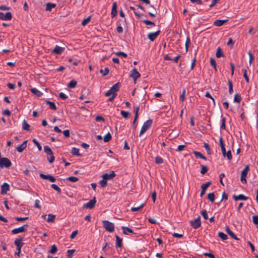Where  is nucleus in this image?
I'll use <instances>...</instances> for the list:
<instances>
[{"label":"nucleus","instance_id":"obj_9","mask_svg":"<svg viewBox=\"0 0 258 258\" xmlns=\"http://www.w3.org/2000/svg\"><path fill=\"white\" fill-rule=\"evenodd\" d=\"M116 176V174L113 171H111L109 173H106L101 175V177L106 181L110 180Z\"/></svg>","mask_w":258,"mask_h":258},{"label":"nucleus","instance_id":"obj_41","mask_svg":"<svg viewBox=\"0 0 258 258\" xmlns=\"http://www.w3.org/2000/svg\"><path fill=\"white\" fill-rule=\"evenodd\" d=\"M111 139V134L108 133H107L103 138L104 142H108Z\"/></svg>","mask_w":258,"mask_h":258},{"label":"nucleus","instance_id":"obj_17","mask_svg":"<svg viewBox=\"0 0 258 258\" xmlns=\"http://www.w3.org/2000/svg\"><path fill=\"white\" fill-rule=\"evenodd\" d=\"M225 231L226 233L233 239L238 240L239 239L237 237L236 235L231 230L229 226H226L225 227Z\"/></svg>","mask_w":258,"mask_h":258},{"label":"nucleus","instance_id":"obj_20","mask_svg":"<svg viewBox=\"0 0 258 258\" xmlns=\"http://www.w3.org/2000/svg\"><path fill=\"white\" fill-rule=\"evenodd\" d=\"M64 50V47H61L58 45H56L53 49L52 52L56 54H60Z\"/></svg>","mask_w":258,"mask_h":258},{"label":"nucleus","instance_id":"obj_23","mask_svg":"<svg viewBox=\"0 0 258 258\" xmlns=\"http://www.w3.org/2000/svg\"><path fill=\"white\" fill-rule=\"evenodd\" d=\"M233 198L235 201H237V200L245 201V200H247L248 198L247 197L244 196L242 194H240V195H239L238 196H236V195H234L233 196Z\"/></svg>","mask_w":258,"mask_h":258},{"label":"nucleus","instance_id":"obj_61","mask_svg":"<svg viewBox=\"0 0 258 258\" xmlns=\"http://www.w3.org/2000/svg\"><path fill=\"white\" fill-rule=\"evenodd\" d=\"M201 215L205 220H207L208 218L207 212L206 210H203L201 212Z\"/></svg>","mask_w":258,"mask_h":258},{"label":"nucleus","instance_id":"obj_55","mask_svg":"<svg viewBox=\"0 0 258 258\" xmlns=\"http://www.w3.org/2000/svg\"><path fill=\"white\" fill-rule=\"evenodd\" d=\"M242 71L243 72V77H244L246 82L247 83H249V78H248V77L247 76V71H246V70L245 69H243L242 70Z\"/></svg>","mask_w":258,"mask_h":258},{"label":"nucleus","instance_id":"obj_1","mask_svg":"<svg viewBox=\"0 0 258 258\" xmlns=\"http://www.w3.org/2000/svg\"><path fill=\"white\" fill-rule=\"evenodd\" d=\"M120 86V83H117L113 85L111 88L105 93V95L106 96L111 95V96L109 98L108 101H112L116 97L117 95L116 92L119 90Z\"/></svg>","mask_w":258,"mask_h":258},{"label":"nucleus","instance_id":"obj_56","mask_svg":"<svg viewBox=\"0 0 258 258\" xmlns=\"http://www.w3.org/2000/svg\"><path fill=\"white\" fill-rule=\"evenodd\" d=\"M190 43V38H189V37H187L186 38V42H185V50L186 52L188 51V49Z\"/></svg>","mask_w":258,"mask_h":258},{"label":"nucleus","instance_id":"obj_54","mask_svg":"<svg viewBox=\"0 0 258 258\" xmlns=\"http://www.w3.org/2000/svg\"><path fill=\"white\" fill-rule=\"evenodd\" d=\"M204 147L205 148L207 151V154L209 155L211 154V150L210 146L208 143H205L204 145Z\"/></svg>","mask_w":258,"mask_h":258},{"label":"nucleus","instance_id":"obj_13","mask_svg":"<svg viewBox=\"0 0 258 258\" xmlns=\"http://www.w3.org/2000/svg\"><path fill=\"white\" fill-rule=\"evenodd\" d=\"M160 30H158L155 32L148 33L147 36H148V38L151 41H153L156 39V38L160 34Z\"/></svg>","mask_w":258,"mask_h":258},{"label":"nucleus","instance_id":"obj_44","mask_svg":"<svg viewBox=\"0 0 258 258\" xmlns=\"http://www.w3.org/2000/svg\"><path fill=\"white\" fill-rule=\"evenodd\" d=\"M155 162L156 164H162L163 163V160L161 157H160L159 156H157L155 158Z\"/></svg>","mask_w":258,"mask_h":258},{"label":"nucleus","instance_id":"obj_6","mask_svg":"<svg viewBox=\"0 0 258 258\" xmlns=\"http://www.w3.org/2000/svg\"><path fill=\"white\" fill-rule=\"evenodd\" d=\"M29 225L28 224H25L21 227L16 228L12 230V233L13 234H16L19 233L25 232L28 228Z\"/></svg>","mask_w":258,"mask_h":258},{"label":"nucleus","instance_id":"obj_25","mask_svg":"<svg viewBox=\"0 0 258 258\" xmlns=\"http://www.w3.org/2000/svg\"><path fill=\"white\" fill-rule=\"evenodd\" d=\"M216 56L217 58H220L221 57H224V54L223 53V52L222 50V49L220 47H218L217 49V51H216Z\"/></svg>","mask_w":258,"mask_h":258},{"label":"nucleus","instance_id":"obj_64","mask_svg":"<svg viewBox=\"0 0 258 258\" xmlns=\"http://www.w3.org/2000/svg\"><path fill=\"white\" fill-rule=\"evenodd\" d=\"M252 222L254 224H258V216L254 215L252 216Z\"/></svg>","mask_w":258,"mask_h":258},{"label":"nucleus","instance_id":"obj_27","mask_svg":"<svg viewBox=\"0 0 258 258\" xmlns=\"http://www.w3.org/2000/svg\"><path fill=\"white\" fill-rule=\"evenodd\" d=\"M31 91L34 94H35V95H36L37 96H38V97L41 96L43 94V93L41 91H40L39 90H38L37 89H36L35 88H31Z\"/></svg>","mask_w":258,"mask_h":258},{"label":"nucleus","instance_id":"obj_47","mask_svg":"<svg viewBox=\"0 0 258 258\" xmlns=\"http://www.w3.org/2000/svg\"><path fill=\"white\" fill-rule=\"evenodd\" d=\"M91 18V16H89L86 19H85L84 20H83V21L82 22V23H81L82 25L83 26L86 25L90 21Z\"/></svg>","mask_w":258,"mask_h":258},{"label":"nucleus","instance_id":"obj_39","mask_svg":"<svg viewBox=\"0 0 258 258\" xmlns=\"http://www.w3.org/2000/svg\"><path fill=\"white\" fill-rule=\"evenodd\" d=\"M241 100V96L238 93L236 94L234 97V101L235 102L239 103Z\"/></svg>","mask_w":258,"mask_h":258},{"label":"nucleus","instance_id":"obj_60","mask_svg":"<svg viewBox=\"0 0 258 258\" xmlns=\"http://www.w3.org/2000/svg\"><path fill=\"white\" fill-rule=\"evenodd\" d=\"M67 179L71 182H76L79 180V178L75 176H70L68 177Z\"/></svg>","mask_w":258,"mask_h":258},{"label":"nucleus","instance_id":"obj_34","mask_svg":"<svg viewBox=\"0 0 258 258\" xmlns=\"http://www.w3.org/2000/svg\"><path fill=\"white\" fill-rule=\"evenodd\" d=\"M225 122H226L225 117H223V115H222L221 116V125L220 126L221 129L225 130V128H226Z\"/></svg>","mask_w":258,"mask_h":258},{"label":"nucleus","instance_id":"obj_53","mask_svg":"<svg viewBox=\"0 0 258 258\" xmlns=\"http://www.w3.org/2000/svg\"><path fill=\"white\" fill-rule=\"evenodd\" d=\"M208 198L211 202H213L215 200L214 194L213 192L209 193L208 195Z\"/></svg>","mask_w":258,"mask_h":258},{"label":"nucleus","instance_id":"obj_42","mask_svg":"<svg viewBox=\"0 0 258 258\" xmlns=\"http://www.w3.org/2000/svg\"><path fill=\"white\" fill-rule=\"evenodd\" d=\"M224 157H226L228 160H231L232 154L230 150H228L227 152L225 151V154L223 155Z\"/></svg>","mask_w":258,"mask_h":258},{"label":"nucleus","instance_id":"obj_48","mask_svg":"<svg viewBox=\"0 0 258 258\" xmlns=\"http://www.w3.org/2000/svg\"><path fill=\"white\" fill-rule=\"evenodd\" d=\"M57 251V247L55 245H53L51 246V249L49 251V252L50 253L53 254V253H55V252H56Z\"/></svg>","mask_w":258,"mask_h":258},{"label":"nucleus","instance_id":"obj_36","mask_svg":"<svg viewBox=\"0 0 258 258\" xmlns=\"http://www.w3.org/2000/svg\"><path fill=\"white\" fill-rule=\"evenodd\" d=\"M228 87H229V93L230 94H232L233 92V84L232 81L228 80Z\"/></svg>","mask_w":258,"mask_h":258},{"label":"nucleus","instance_id":"obj_59","mask_svg":"<svg viewBox=\"0 0 258 258\" xmlns=\"http://www.w3.org/2000/svg\"><path fill=\"white\" fill-rule=\"evenodd\" d=\"M150 7L152 8L154 10V12L155 13H151V12H149L148 13V15L152 18H154L156 16V15L157 14V12H156V11L155 10V8H154V7L152 5H151L150 6Z\"/></svg>","mask_w":258,"mask_h":258},{"label":"nucleus","instance_id":"obj_32","mask_svg":"<svg viewBox=\"0 0 258 258\" xmlns=\"http://www.w3.org/2000/svg\"><path fill=\"white\" fill-rule=\"evenodd\" d=\"M71 153L73 155L77 156L78 157L81 156V154L79 152V149L75 147L72 148Z\"/></svg>","mask_w":258,"mask_h":258},{"label":"nucleus","instance_id":"obj_49","mask_svg":"<svg viewBox=\"0 0 258 258\" xmlns=\"http://www.w3.org/2000/svg\"><path fill=\"white\" fill-rule=\"evenodd\" d=\"M75 252V249H69L67 251V257L72 258L73 253Z\"/></svg>","mask_w":258,"mask_h":258},{"label":"nucleus","instance_id":"obj_57","mask_svg":"<svg viewBox=\"0 0 258 258\" xmlns=\"http://www.w3.org/2000/svg\"><path fill=\"white\" fill-rule=\"evenodd\" d=\"M143 22L147 25L155 26V24L153 22L148 20H143Z\"/></svg>","mask_w":258,"mask_h":258},{"label":"nucleus","instance_id":"obj_52","mask_svg":"<svg viewBox=\"0 0 258 258\" xmlns=\"http://www.w3.org/2000/svg\"><path fill=\"white\" fill-rule=\"evenodd\" d=\"M210 62L211 65L214 67V68L215 69V70L216 71H217L216 62V61L215 60V59L213 58H211Z\"/></svg>","mask_w":258,"mask_h":258},{"label":"nucleus","instance_id":"obj_35","mask_svg":"<svg viewBox=\"0 0 258 258\" xmlns=\"http://www.w3.org/2000/svg\"><path fill=\"white\" fill-rule=\"evenodd\" d=\"M218 236L223 240H225L228 239L227 235L222 232H219L218 233Z\"/></svg>","mask_w":258,"mask_h":258},{"label":"nucleus","instance_id":"obj_11","mask_svg":"<svg viewBox=\"0 0 258 258\" xmlns=\"http://www.w3.org/2000/svg\"><path fill=\"white\" fill-rule=\"evenodd\" d=\"M139 109H140L139 106H136L134 107L135 115L134 119L133 121V126L134 128H136L137 127V125H136V121L138 119V116H139L138 112H139Z\"/></svg>","mask_w":258,"mask_h":258},{"label":"nucleus","instance_id":"obj_16","mask_svg":"<svg viewBox=\"0 0 258 258\" xmlns=\"http://www.w3.org/2000/svg\"><path fill=\"white\" fill-rule=\"evenodd\" d=\"M23 238L20 237L16 239L14 241V244L17 247V249L22 248V246L24 245V243L22 242Z\"/></svg>","mask_w":258,"mask_h":258},{"label":"nucleus","instance_id":"obj_21","mask_svg":"<svg viewBox=\"0 0 258 258\" xmlns=\"http://www.w3.org/2000/svg\"><path fill=\"white\" fill-rule=\"evenodd\" d=\"M228 19H225V20H216L214 22L213 25L214 26H218V27L221 26L224 24H225V23L228 22Z\"/></svg>","mask_w":258,"mask_h":258},{"label":"nucleus","instance_id":"obj_4","mask_svg":"<svg viewBox=\"0 0 258 258\" xmlns=\"http://www.w3.org/2000/svg\"><path fill=\"white\" fill-rule=\"evenodd\" d=\"M153 120L152 119H149L144 123L140 131V136L145 133L151 126Z\"/></svg>","mask_w":258,"mask_h":258},{"label":"nucleus","instance_id":"obj_24","mask_svg":"<svg viewBox=\"0 0 258 258\" xmlns=\"http://www.w3.org/2000/svg\"><path fill=\"white\" fill-rule=\"evenodd\" d=\"M116 246L121 248L122 247V239L119 237L118 236L116 235Z\"/></svg>","mask_w":258,"mask_h":258},{"label":"nucleus","instance_id":"obj_10","mask_svg":"<svg viewBox=\"0 0 258 258\" xmlns=\"http://www.w3.org/2000/svg\"><path fill=\"white\" fill-rule=\"evenodd\" d=\"M141 76L140 74L138 72L136 68H134L131 72L130 77H132L134 81H136Z\"/></svg>","mask_w":258,"mask_h":258},{"label":"nucleus","instance_id":"obj_43","mask_svg":"<svg viewBox=\"0 0 258 258\" xmlns=\"http://www.w3.org/2000/svg\"><path fill=\"white\" fill-rule=\"evenodd\" d=\"M32 142L37 147L39 151H41L42 150V147L40 143L37 141L36 139H33Z\"/></svg>","mask_w":258,"mask_h":258},{"label":"nucleus","instance_id":"obj_12","mask_svg":"<svg viewBox=\"0 0 258 258\" xmlns=\"http://www.w3.org/2000/svg\"><path fill=\"white\" fill-rule=\"evenodd\" d=\"M10 190V185L8 183L5 182L1 185V191L2 195H6L7 192Z\"/></svg>","mask_w":258,"mask_h":258},{"label":"nucleus","instance_id":"obj_38","mask_svg":"<svg viewBox=\"0 0 258 258\" xmlns=\"http://www.w3.org/2000/svg\"><path fill=\"white\" fill-rule=\"evenodd\" d=\"M76 85H77V82L75 80H72L68 84V87L70 88H74L76 87Z\"/></svg>","mask_w":258,"mask_h":258},{"label":"nucleus","instance_id":"obj_31","mask_svg":"<svg viewBox=\"0 0 258 258\" xmlns=\"http://www.w3.org/2000/svg\"><path fill=\"white\" fill-rule=\"evenodd\" d=\"M30 128V125L25 120H24L22 123V128L25 131H29Z\"/></svg>","mask_w":258,"mask_h":258},{"label":"nucleus","instance_id":"obj_26","mask_svg":"<svg viewBox=\"0 0 258 258\" xmlns=\"http://www.w3.org/2000/svg\"><path fill=\"white\" fill-rule=\"evenodd\" d=\"M121 228L123 230V233L124 234L127 235L128 233H133L134 232L132 229L127 227L122 226Z\"/></svg>","mask_w":258,"mask_h":258},{"label":"nucleus","instance_id":"obj_2","mask_svg":"<svg viewBox=\"0 0 258 258\" xmlns=\"http://www.w3.org/2000/svg\"><path fill=\"white\" fill-rule=\"evenodd\" d=\"M44 151L47 155V160L50 163L53 162L55 158L51 148L48 146H45L44 147Z\"/></svg>","mask_w":258,"mask_h":258},{"label":"nucleus","instance_id":"obj_15","mask_svg":"<svg viewBox=\"0 0 258 258\" xmlns=\"http://www.w3.org/2000/svg\"><path fill=\"white\" fill-rule=\"evenodd\" d=\"M95 203H96L95 198H94L93 199L90 200L87 203L84 205L83 207L91 209L94 207Z\"/></svg>","mask_w":258,"mask_h":258},{"label":"nucleus","instance_id":"obj_7","mask_svg":"<svg viewBox=\"0 0 258 258\" xmlns=\"http://www.w3.org/2000/svg\"><path fill=\"white\" fill-rule=\"evenodd\" d=\"M190 225L195 229H197L200 227L201 225L200 217L199 216L195 220H191L190 221Z\"/></svg>","mask_w":258,"mask_h":258},{"label":"nucleus","instance_id":"obj_37","mask_svg":"<svg viewBox=\"0 0 258 258\" xmlns=\"http://www.w3.org/2000/svg\"><path fill=\"white\" fill-rule=\"evenodd\" d=\"M144 206V204L141 205L140 206L138 207H132L131 209L132 212H136L140 211L141 209H142Z\"/></svg>","mask_w":258,"mask_h":258},{"label":"nucleus","instance_id":"obj_46","mask_svg":"<svg viewBox=\"0 0 258 258\" xmlns=\"http://www.w3.org/2000/svg\"><path fill=\"white\" fill-rule=\"evenodd\" d=\"M208 171V168L206 166L201 165V173L202 174H205Z\"/></svg>","mask_w":258,"mask_h":258},{"label":"nucleus","instance_id":"obj_22","mask_svg":"<svg viewBox=\"0 0 258 258\" xmlns=\"http://www.w3.org/2000/svg\"><path fill=\"white\" fill-rule=\"evenodd\" d=\"M117 3L116 2H114L112 5L111 16L112 18L114 17L117 14Z\"/></svg>","mask_w":258,"mask_h":258},{"label":"nucleus","instance_id":"obj_14","mask_svg":"<svg viewBox=\"0 0 258 258\" xmlns=\"http://www.w3.org/2000/svg\"><path fill=\"white\" fill-rule=\"evenodd\" d=\"M40 177L44 179H48L52 182H55L56 180L55 178L50 174L45 175L43 173H40Z\"/></svg>","mask_w":258,"mask_h":258},{"label":"nucleus","instance_id":"obj_19","mask_svg":"<svg viewBox=\"0 0 258 258\" xmlns=\"http://www.w3.org/2000/svg\"><path fill=\"white\" fill-rule=\"evenodd\" d=\"M27 140H26L24 142H23V143H22L21 145H20L16 148L17 151L20 153L22 152L27 147Z\"/></svg>","mask_w":258,"mask_h":258},{"label":"nucleus","instance_id":"obj_62","mask_svg":"<svg viewBox=\"0 0 258 258\" xmlns=\"http://www.w3.org/2000/svg\"><path fill=\"white\" fill-rule=\"evenodd\" d=\"M193 154L195 155L196 158H201V157H202L203 154L200 152L194 151Z\"/></svg>","mask_w":258,"mask_h":258},{"label":"nucleus","instance_id":"obj_29","mask_svg":"<svg viewBox=\"0 0 258 258\" xmlns=\"http://www.w3.org/2000/svg\"><path fill=\"white\" fill-rule=\"evenodd\" d=\"M219 143L220 146L221 148V151L222 152V154L224 155L225 154V148L223 142V140L222 138H220L219 139Z\"/></svg>","mask_w":258,"mask_h":258},{"label":"nucleus","instance_id":"obj_45","mask_svg":"<svg viewBox=\"0 0 258 258\" xmlns=\"http://www.w3.org/2000/svg\"><path fill=\"white\" fill-rule=\"evenodd\" d=\"M51 187L57 191L58 194H60L61 192V189L56 185L55 184H52L51 185Z\"/></svg>","mask_w":258,"mask_h":258},{"label":"nucleus","instance_id":"obj_28","mask_svg":"<svg viewBox=\"0 0 258 258\" xmlns=\"http://www.w3.org/2000/svg\"><path fill=\"white\" fill-rule=\"evenodd\" d=\"M46 11H51L52 8H54L56 7V5L55 4L48 3L46 4Z\"/></svg>","mask_w":258,"mask_h":258},{"label":"nucleus","instance_id":"obj_58","mask_svg":"<svg viewBox=\"0 0 258 258\" xmlns=\"http://www.w3.org/2000/svg\"><path fill=\"white\" fill-rule=\"evenodd\" d=\"M248 54L249 57V66H250L251 63H252V61L254 59V56H253V54H252V53L250 51H249L248 52Z\"/></svg>","mask_w":258,"mask_h":258},{"label":"nucleus","instance_id":"obj_40","mask_svg":"<svg viewBox=\"0 0 258 258\" xmlns=\"http://www.w3.org/2000/svg\"><path fill=\"white\" fill-rule=\"evenodd\" d=\"M55 216L52 214H48L47 221L48 222H52L54 221Z\"/></svg>","mask_w":258,"mask_h":258},{"label":"nucleus","instance_id":"obj_18","mask_svg":"<svg viewBox=\"0 0 258 258\" xmlns=\"http://www.w3.org/2000/svg\"><path fill=\"white\" fill-rule=\"evenodd\" d=\"M211 184V182L209 181L204 184H203L201 185L202 190H201V194H200V196L201 197H202L205 194L206 190L210 185Z\"/></svg>","mask_w":258,"mask_h":258},{"label":"nucleus","instance_id":"obj_50","mask_svg":"<svg viewBox=\"0 0 258 258\" xmlns=\"http://www.w3.org/2000/svg\"><path fill=\"white\" fill-rule=\"evenodd\" d=\"M109 72V69L108 68L106 67L105 68L104 71L103 70H100V72L102 74V76H106Z\"/></svg>","mask_w":258,"mask_h":258},{"label":"nucleus","instance_id":"obj_63","mask_svg":"<svg viewBox=\"0 0 258 258\" xmlns=\"http://www.w3.org/2000/svg\"><path fill=\"white\" fill-rule=\"evenodd\" d=\"M121 115L125 118H126L128 117L129 112L127 111H125L123 110H121L120 112Z\"/></svg>","mask_w":258,"mask_h":258},{"label":"nucleus","instance_id":"obj_30","mask_svg":"<svg viewBox=\"0 0 258 258\" xmlns=\"http://www.w3.org/2000/svg\"><path fill=\"white\" fill-rule=\"evenodd\" d=\"M45 103L49 105V108L53 110H55L56 109V106L54 102L49 100H46Z\"/></svg>","mask_w":258,"mask_h":258},{"label":"nucleus","instance_id":"obj_3","mask_svg":"<svg viewBox=\"0 0 258 258\" xmlns=\"http://www.w3.org/2000/svg\"><path fill=\"white\" fill-rule=\"evenodd\" d=\"M103 226L105 230L109 232H113L114 230V225L107 220L102 221Z\"/></svg>","mask_w":258,"mask_h":258},{"label":"nucleus","instance_id":"obj_5","mask_svg":"<svg viewBox=\"0 0 258 258\" xmlns=\"http://www.w3.org/2000/svg\"><path fill=\"white\" fill-rule=\"evenodd\" d=\"M12 165L11 161L7 158L3 157L0 158V167L9 168Z\"/></svg>","mask_w":258,"mask_h":258},{"label":"nucleus","instance_id":"obj_51","mask_svg":"<svg viewBox=\"0 0 258 258\" xmlns=\"http://www.w3.org/2000/svg\"><path fill=\"white\" fill-rule=\"evenodd\" d=\"M99 184L102 187H104L107 185V182L105 179L102 178V179L99 182Z\"/></svg>","mask_w":258,"mask_h":258},{"label":"nucleus","instance_id":"obj_33","mask_svg":"<svg viewBox=\"0 0 258 258\" xmlns=\"http://www.w3.org/2000/svg\"><path fill=\"white\" fill-rule=\"evenodd\" d=\"M249 166H246L244 168V169L241 171V176L245 177L246 176L248 171L249 170Z\"/></svg>","mask_w":258,"mask_h":258},{"label":"nucleus","instance_id":"obj_8","mask_svg":"<svg viewBox=\"0 0 258 258\" xmlns=\"http://www.w3.org/2000/svg\"><path fill=\"white\" fill-rule=\"evenodd\" d=\"M12 19V14L11 12H7L5 14L0 12V20L3 21H10Z\"/></svg>","mask_w":258,"mask_h":258}]
</instances>
